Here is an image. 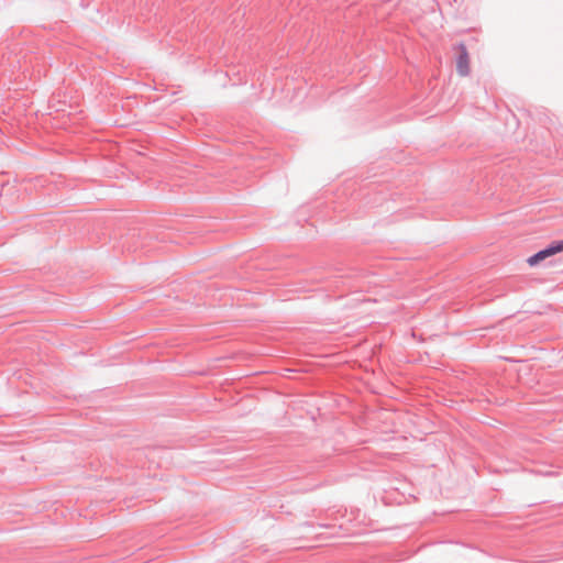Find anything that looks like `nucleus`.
<instances>
[{
  "instance_id": "f257e3e1",
  "label": "nucleus",
  "mask_w": 563,
  "mask_h": 563,
  "mask_svg": "<svg viewBox=\"0 0 563 563\" xmlns=\"http://www.w3.org/2000/svg\"><path fill=\"white\" fill-rule=\"evenodd\" d=\"M453 51L456 53V71L460 76L465 77L470 75V57L466 46L463 43H459L453 46Z\"/></svg>"
},
{
  "instance_id": "f03ea898",
  "label": "nucleus",
  "mask_w": 563,
  "mask_h": 563,
  "mask_svg": "<svg viewBox=\"0 0 563 563\" xmlns=\"http://www.w3.org/2000/svg\"><path fill=\"white\" fill-rule=\"evenodd\" d=\"M560 252H563V241L555 243L554 245H550L549 247L536 253L527 260V263L530 266H536L540 262L547 260L550 256H553Z\"/></svg>"
}]
</instances>
